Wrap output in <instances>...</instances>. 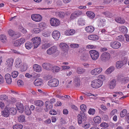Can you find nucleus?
I'll return each instance as SVG.
<instances>
[{
    "mask_svg": "<svg viewBox=\"0 0 129 129\" xmlns=\"http://www.w3.org/2000/svg\"><path fill=\"white\" fill-rule=\"evenodd\" d=\"M34 103L35 105L38 106L36 108V110L38 112L41 111L43 109L41 107L44 105L43 102L41 100H38L35 101Z\"/></svg>",
    "mask_w": 129,
    "mask_h": 129,
    "instance_id": "4",
    "label": "nucleus"
},
{
    "mask_svg": "<svg viewBox=\"0 0 129 129\" xmlns=\"http://www.w3.org/2000/svg\"><path fill=\"white\" fill-rule=\"evenodd\" d=\"M42 66L44 69L47 70H50L52 67V65L49 63L45 62L42 64Z\"/></svg>",
    "mask_w": 129,
    "mask_h": 129,
    "instance_id": "17",
    "label": "nucleus"
},
{
    "mask_svg": "<svg viewBox=\"0 0 129 129\" xmlns=\"http://www.w3.org/2000/svg\"><path fill=\"white\" fill-rule=\"evenodd\" d=\"M59 46L62 50L64 51L68 50L69 48V46L67 44L63 43L60 44Z\"/></svg>",
    "mask_w": 129,
    "mask_h": 129,
    "instance_id": "23",
    "label": "nucleus"
},
{
    "mask_svg": "<svg viewBox=\"0 0 129 129\" xmlns=\"http://www.w3.org/2000/svg\"><path fill=\"white\" fill-rule=\"evenodd\" d=\"M119 29L120 32L123 34L126 33L127 32V28L124 26H122L119 27Z\"/></svg>",
    "mask_w": 129,
    "mask_h": 129,
    "instance_id": "28",
    "label": "nucleus"
},
{
    "mask_svg": "<svg viewBox=\"0 0 129 129\" xmlns=\"http://www.w3.org/2000/svg\"><path fill=\"white\" fill-rule=\"evenodd\" d=\"M88 39L90 40H95L98 39V37L95 35H91L88 36Z\"/></svg>",
    "mask_w": 129,
    "mask_h": 129,
    "instance_id": "33",
    "label": "nucleus"
},
{
    "mask_svg": "<svg viewBox=\"0 0 129 129\" xmlns=\"http://www.w3.org/2000/svg\"><path fill=\"white\" fill-rule=\"evenodd\" d=\"M50 23L52 26L54 27L59 26L60 24V21L58 19L54 18L50 19Z\"/></svg>",
    "mask_w": 129,
    "mask_h": 129,
    "instance_id": "9",
    "label": "nucleus"
},
{
    "mask_svg": "<svg viewBox=\"0 0 129 129\" xmlns=\"http://www.w3.org/2000/svg\"><path fill=\"white\" fill-rule=\"evenodd\" d=\"M81 58L82 59L86 61L88 59V55L86 54L82 56Z\"/></svg>",
    "mask_w": 129,
    "mask_h": 129,
    "instance_id": "61",
    "label": "nucleus"
},
{
    "mask_svg": "<svg viewBox=\"0 0 129 129\" xmlns=\"http://www.w3.org/2000/svg\"><path fill=\"white\" fill-rule=\"evenodd\" d=\"M8 97L6 95L3 94L0 95V100H1L7 101Z\"/></svg>",
    "mask_w": 129,
    "mask_h": 129,
    "instance_id": "48",
    "label": "nucleus"
},
{
    "mask_svg": "<svg viewBox=\"0 0 129 129\" xmlns=\"http://www.w3.org/2000/svg\"><path fill=\"white\" fill-rule=\"evenodd\" d=\"M14 60L12 58H10L8 59L7 61L6 64L7 66H8L10 68L12 67Z\"/></svg>",
    "mask_w": 129,
    "mask_h": 129,
    "instance_id": "36",
    "label": "nucleus"
},
{
    "mask_svg": "<svg viewBox=\"0 0 129 129\" xmlns=\"http://www.w3.org/2000/svg\"><path fill=\"white\" fill-rule=\"evenodd\" d=\"M20 70L21 71L23 72L25 71L27 69V67L25 64H23L20 67Z\"/></svg>",
    "mask_w": 129,
    "mask_h": 129,
    "instance_id": "51",
    "label": "nucleus"
},
{
    "mask_svg": "<svg viewBox=\"0 0 129 129\" xmlns=\"http://www.w3.org/2000/svg\"><path fill=\"white\" fill-rule=\"evenodd\" d=\"M22 62L21 59L19 58H17L15 60V67L17 68H19L22 65Z\"/></svg>",
    "mask_w": 129,
    "mask_h": 129,
    "instance_id": "18",
    "label": "nucleus"
},
{
    "mask_svg": "<svg viewBox=\"0 0 129 129\" xmlns=\"http://www.w3.org/2000/svg\"><path fill=\"white\" fill-rule=\"evenodd\" d=\"M61 69L60 68L56 66H53L51 68V70L52 72L53 73H57L60 71Z\"/></svg>",
    "mask_w": 129,
    "mask_h": 129,
    "instance_id": "26",
    "label": "nucleus"
},
{
    "mask_svg": "<svg viewBox=\"0 0 129 129\" xmlns=\"http://www.w3.org/2000/svg\"><path fill=\"white\" fill-rule=\"evenodd\" d=\"M25 112L26 115H29L31 114V112L29 106L27 105L25 106Z\"/></svg>",
    "mask_w": 129,
    "mask_h": 129,
    "instance_id": "35",
    "label": "nucleus"
},
{
    "mask_svg": "<svg viewBox=\"0 0 129 129\" xmlns=\"http://www.w3.org/2000/svg\"><path fill=\"white\" fill-rule=\"evenodd\" d=\"M45 105L46 108V111H47L50 110L52 108V105L49 101H46L45 103Z\"/></svg>",
    "mask_w": 129,
    "mask_h": 129,
    "instance_id": "20",
    "label": "nucleus"
},
{
    "mask_svg": "<svg viewBox=\"0 0 129 129\" xmlns=\"http://www.w3.org/2000/svg\"><path fill=\"white\" fill-rule=\"evenodd\" d=\"M129 82V78L127 77H124L121 79V84H124Z\"/></svg>",
    "mask_w": 129,
    "mask_h": 129,
    "instance_id": "34",
    "label": "nucleus"
},
{
    "mask_svg": "<svg viewBox=\"0 0 129 129\" xmlns=\"http://www.w3.org/2000/svg\"><path fill=\"white\" fill-rule=\"evenodd\" d=\"M93 120L95 123H99L101 122V119L100 116H97L94 118Z\"/></svg>",
    "mask_w": 129,
    "mask_h": 129,
    "instance_id": "45",
    "label": "nucleus"
},
{
    "mask_svg": "<svg viewBox=\"0 0 129 129\" xmlns=\"http://www.w3.org/2000/svg\"><path fill=\"white\" fill-rule=\"evenodd\" d=\"M8 107H6L4 110L2 111V115L5 117H8L9 115Z\"/></svg>",
    "mask_w": 129,
    "mask_h": 129,
    "instance_id": "25",
    "label": "nucleus"
},
{
    "mask_svg": "<svg viewBox=\"0 0 129 129\" xmlns=\"http://www.w3.org/2000/svg\"><path fill=\"white\" fill-rule=\"evenodd\" d=\"M59 84V81L57 79L54 78L50 80L48 82V85L51 87L57 86Z\"/></svg>",
    "mask_w": 129,
    "mask_h": 129,
    "instance_id": "6",
    "label": "nucleus"
},
{
    "mask_svg": "<svg viewBox=\"0 0 129 129\" xmlns=\"http://www.w3.org/2000/svg\"><path fill=\"white\" fill-rule=\"evenodd\" d=\"M70 47L72 48H78L79 47V45L78 44H71Z\"/></svg>",
    "mask_w": 129,
    "mask_h": 129,
    "instance_id": "58",
    "label": "nucleus"
},
{
    "mask_svg": "<svg viewBox=\"0 0 129 129\" xmlns=\"http://www.w3.org/2000/svg\"><path fill=\"white\" fill-rule=\"evenodd\" d=\"M34 83L35 86H40L43 84L42 80L39 79H37L34 81Z\"/></svg>",
    "mask_w": 129,
    "mask_h": 129,
    "instance_id": "31",
    "label": "nucleus"
},
{
    "mask_svg": "<svg viewBox=\"0 0 129 129\" xmlns=\"http://www.w3.org/2000/svg\"><path fill=\"white\" fill-rule=\"evenodd\" d=\"M80 108L82 111L80 114H78L77 117L78 123L79 124H81L83 121H84L86 119V115L84 112H85L86 109V106L84 104L81 105L80 106Z\"/></svg>",
    "mask_w": 129,
    "mask_h": 129,
    "instance_id": "1",
    "label": "nucleus"
},
{
    "mask_svg": "<svg viewBox=\"0 0 129 129\" xmlns=\"http://www.w3.org/2000/svg\"><path fill=\"white\" fill-rule=\"evenodd\" d=\"M8 111L9 114H11L12 115H15L17 112V110L15 108L12 107V108H8Z\"/></svg>",
    "mask_w": 129,
    "mask_h": 129,
    "instance_id": "27",
    "label": "nucleus"
},
{
    "mask_svg": "<svg viewBox=\"0 0 129 129\" xmlns=\"http://www.w3.org/2000/svg\"><path fill=\"white\" fill-rule=\"evenodd\" d=\"M100 126L101 127H103L105 128L108 127L109 126L108 123L105 122L101 123L100 124Z\"/></svg>",
    "mask_w": 129,
    "mask_h": 129,
    "instance_id": "60",
    "label": "nucleus"
},
{
    "mask_svg": "<svg viewBox=\"0 0 129 129\" xmlns=\"http://www.w3.org/2000/svg\"><path fill=\"white\" fill-rule=\"evenodd\" d=\"M25 46L26 49L29 50L31 49L34 46L32 43L28 42L25 44Z\"/></svg>",
    "mask_w": 129,
    "mask_h": 129,
    "instance_id": "38",
    "label": "nucleus"
},
{
    "mask_svg": "<svg viewBox=\"0 0 129 129\" xmlns=\"http://www.w3.org/2000/svg\"><path fill=\"white\" fill-rule=\"evenodd\" d=\"M76 17H76L75 13L74 12L71 14L70 19V20L73 19L75 18Z\"/></svg>",
    "mask_w": 129,
    "mask_h": 129,
    "instance_id": "63",
    "label": "nucleus"
},
{
    "mask_svg": "<svg viewBox=\"0 0 129 129\" xmlns=\"http://www.w3.org/2000/svg\"><path fill=\"white\" fill-rule=\"evenodd\" d=\"M114 70V68L113 67H111L109 68L106 71L105 73L106 74H110Z\"/></svg>",
    "mask_w": 129,
    "mask_h": 129,
    "instance_id": "44",
    "label": "nucleus"
},
{
    "mask_svg": "<svg viewBox=\"0 0 129 129\" xmlns=\"http://www.w3.org/2000/svg\"><path fill=\"white\" fill-rule=\"evenodd\" d=\"M102 71L103 69L101 68L96 67L92 70L90 73L91 75L95 76L100 73Z\"/></svg>",
    "mask_w": 129,
    "mask_h": 129,
    "instance_id": "10",
    "label": "nucleus"
},
{
    "mask_svg": "<svg viewBox=\"0 0 129 129\" xmlns=\"http://www.w3.org/2000/svg\"><path fill=\"white\" fill-rule=\"evenodd\" d=\"M75 32V30L74 29H68L65 31L64 34L67 36L72 35H74Z\"/></svg>",
    "mask_w": 129,
    "mask_h": 129,
    "instance_id": "22",
    "label": "nucleus"
},
{
    "mask_svg": "<svg viewBox=\"0 0 129 129\" xmlns=\"http://www.w3.org/2000/svg\"><path fill=\"white\" fill-rule=\"evenodd\" d=\"M31 41L34 48L38 47L41 43V39L39 37H35L33 38Z\"/></svg>",
    "mask_w": 129,
    "mask_h": 129,
    "instance_id": "5",
    "label": "nucleus"
},
{
    "mask_svg": "<svg viewBox=\"0 0 129 129\" xmlns=\"http://www.w3.org/2000/svg\"><path fill=\"white\" fill-rule=\"evenodd\" d=\"M17 118L18 121L20 122H23L25 120V117L23 115L18 116Z\"/></svg>",
    "mask_w": 129,
    "mask_h": 129,
    "instance_id": "39",
    "label": "nucleus"
},
{
    "mask_svg": "<svg viewBox=\"0 0 129 129\" xmlns=\"http://www.w3.org/2000/svg\"><path fill=\"white\" fill-rule=\"evenodd\" d=\"M5 78L6 83L8 84H10L12 82L11 75L9 74H7L5 75Z\"/></svg>",
    "mask_w": 129,
    "mask_h": 129,
    "instance_id": "24",
    "label": "nucleus"
},
{
    "mask_svg": "<svg viewBox=\"0 0 129 129\" xmlns=\"http://www.w3.org/2000/svg\"><path fill=\"white\" fill-rule=\"evenodd\" d=\"M6 36L5 35H2L0 36V40L3 42H6Z\"/></svg>",
    "mask_w": 129,
    "mask_h": 129,
    "instance_id": "50",
    "label": "nucleus"
},
{
    "mask_svg": "<svg viewBox=\"0 0 129 129\" xmlns=\"http://www.w3.org/2000/svg\"><path fill=\"white\" fill-rule=\"evenodd\" d=\"M105 20L104 19L100 18L98 19V25L99 26H104L105 25Z\"/></svg>",
    "mask_w": 129,
    "mask_h": 129,
    "instance_id": "29",
    "label": "nucleus"
},
{
    "mask_svg": "<svg viewBox=\"0 0 129 129\" xmlns=\"http://www.w3.org/2000/svg\"><path fill=\"white\" fill-rule=\"evenodd\" d=\"M76 17L81 15L82 14V12L80 10H76L74 12Z\"/></svg>",
    "mask_w": 129,
    "mask_h": 129,
    "instance_id": "54",
    "label": "nucleus"
},
{
    "mask_svg": "<svg viewBox=\"0 0 129 129\" xmlns=\"http://www.w3.org/2000/svg\"><path fill=\"white\" fill-rule=\"evenodd\" d=\"M121 45L119 42L115 41L111 42L110 44V46L114 49H118L120 47Z\"/></svg>",
    "mask_w": 129,
    "mask_h": 129,
    "instance_id": "11",
    "label": "nucleus"
},
{
    "mask_svg": "<svg viewBox=\"0 0 129 129\" xmlns=\"http://www.w3.org/2000/svg\"><path fill=\"white\" fill-rule=\"evenodd\" d=\"M25 42V39L24 38H21L20 39L16 40L14 43V45L15 46H19Z\"/></svg>",
    "mask_w": 129,
    "mask_h": 129,
    "instance_id": "13",
    "label": "nucleus"
},
{
    "mask_svg": "<svg viewBox=\"0 0 129 129\" xmlns=\"http://www.w3.org/2000/svg\"><path fill=\"white\" fill-rule=\"evenodd\" d=\"M50 114L52 115H55L57 114L56 112L54 110H52L49 112Z\"/></svg>",
    "mask_w": 129,
    "mask_h": 129,
    "instance_id": "62",
    "label": "nucleus"
},
{
    "mask_svg": "<svg viewBox=\"0 0 129 129\" xmlns=\"http://www.w3.org/2000/svg\"><path fill=\"white\" fill-rule=\"evenodd\" d=\"M96 46L88 45L86 47L88 49H95L97 47Z\"/></svg>",
    "mask_w": 129,
    "mask_h": 129,
    "instance_id": "57",
    "label": "nucleus"
},
{
    "mask_svg": "<svg viewBox=\"0 0 129 129\" xmlns=\"http://www.w3.org/2000/svg\"><path fill=\"white\" fill-rule=\"evenodd\" d=\"M85 20L83 18H80L78 19V24L80 26H83L85 24Z\"/></svg>",
    "mask_w": 129,
    "mask_h": 129,
    "instance_id": "37",
    "label": "nucleus"
},
{
    "mask_svg": "<svg viewBox=\"0 0 129 129\" xmlns=\"http://www.w3.org/2000/svg\"><path fill=\"white\" fill-rule=\"evenodd\" d=\"M18 72L16 71H13L12 73V76L14 78H16L18 76Z\"/></svg>",
    "mask_w": 129,
    "mask_h": 129,
    "instance_id": "52",
    "label": "nucleus"
},
{
    "mask_svg": "<svg viewBox=\"0 0 129 129\" xmlns=\"http://www.w3.org/2000/svg\"><path fill=\"white\" fill-rule=\"evenodd\" d=\"M89 53L90 57L93 60H97L99 57V53L98 52L95 50H91Z\"/></svg>",
    "mask_w": 129,
    "mask_h": 129,
    "instance_id": "3",
    "label": "nucleus"
},
{
    "mask_svg": "<svg viewBox=\"0 0 129 129\" xmlns=\"http://www.w3.org/2000/svg\"><path fill=\"white\" fill-rule=\"evenodd\" d=\"M50 46V45L49 44L45 43L43 45L42 48L43 49H46L49 47Z\"/></svg>",
    "mask_w": 129,
    "mask_h": 129,
    "instance_id": "56",
    "label": "nucleus"
},
{
    "mask_svg": "<svg viewBox=\"0 0 129 129\" xmlns=\"http://www.w3.org/2000/svg\"><path fill=\"white\" fill-rule=\"evenodd\" d=\"M87 16L90 18L92 19L94 18L95 16L94 14L91 11H88L86 13Z\"/></svg>",
    "mask_w": 129,
    "mask_h": 129,
    "instance_id": "41",
    "label": "nucleus"
},
{
    "mask_svg": "<svg viewBox=\"0 0 129 129\" xmlns=\"http://www.w3.org/2000/svg\"><path fill=\"white\" fill-rule=\"evenodd\" d=\"M22 127V125L20 124L15 125L13 127V129H21Z\"/></svg>",
    "mask_w": 129,
    "mask_h": 129,
    "instance_id": "47",
    "label": "nucleus"
},
{
    "mask_svg": "<svg viewBox=\"0 0 129 129\" xmlns=\"http://www.w3.org/2000/svg\"><path fill=\"white\" fill-rule=\"evenodd\" d=\"M103 13L106 16V17L112 18L113 17V15L110 12H106Z\"/></svg>",
    "mask_w": 129,
    "mask_h": 129,
    "instance_id": "46",
    "label": "nucleus"
},
{
    "mask_svg": "<svg viewBox=\"0 0 129 129\" xmlns=\"http://www.w3.org/2000/svg\"><path fill=\"white\" fill-rule=\"evenodd\" d=\"M103 84L102 81L99 79H96L91 82V85L93 88H98L101 87Z\"/></svg>",
    "mask_w": 129,
    "mask_h": 129,
    "instance_id": "2",
    "label": "nucleus"
},
{
    "mask_svg": "<svg viewBox=\"0 0 129 129\" xmlns=\"http://www.w3.org/2000/svg\"><path fill=\"white\" fill-rule=\"evenodd\" d=\"M52 36L53 38L55 40H57L60 36V33L57 30H54L52 33Z\"/></svg>",
    "mask_w": 129,
    "mask_h": 129,
    "instance_id": "15",
    "label": "nucleus"
},
{
    "mask_svg": "<svg viewBox=\"0 0 129 129\" xmlns=\"http://www.w3.org/2000/svg\"><path fill=\"white\" fill-rule=\"evenodd\" d=\"M95 111L94 109L90 108L88 111V113L90 115H93L95 113Z\"/></svg>",
    "mask_w": 129,
    "mask_h": 129,
    "instance_id": "53",
    "label": "nucleus"
},
{
    "mask_svg": "<svg viewBox=\"0 0 129 129\" xmlns=\"http://www.w3.org/2000/svg\"><path fill=\"white\" fill-rule=\"evenodd\" d=\"M16 108L17 111L18 112L21 113H23L24 111V106L22 104L19 102L18 103L16 104Z\"/></svg>",
    "mask_w": 129,
    "mask_h": 129,
    "instance_id": "14",
    "label": "nucleus"
},
{
    "mask_svg": "<svg viewBox=\"0 0 129 129\" xmlns=\"http://www.w3.org/2000/svg\"><path fill=\"white\" fill-rule=\"evenodd\" d=\"M56 48L53 47L48 49L47 51V53L48 54H51L55 52L56 51Z\"/></svg>",
    "mask_w": 129,
    "mask_h": 129,
    "instance_id": "21",
    "label": "nucleus"
},
{
    "mask_svg": "<svg viewBox=\"0 0 129 129\" xmlns=\"http://www.w3.org/2000/svg\"><path fill=\"white\" fill-rule=\"evenodd\" d=\"M111 56L109 53L107 52L103 53L101 55L100 59L103 61H105L108 60L110 58Z\"/></svg>",
    "mask_w": 129,
    "mask_h": 129,
    "instance_id": "8",
    "label": "nucleus"
},
{
    "mask_svg": "<svg viewBox=\"0 0 129 129\" xmlns=\"http://www.w3.org/2000/svg\"><path fill=\"white\" fill-rule=\"evenodd\" d=\"M33 31L34 33L36 34L38 33L40 31V29L38 28H34Z\"/></svg>",
    "mask_w": 129,
    "mask_h": 129,
    "instance_id": "64",
    "label": "nucleus"
},
{
    "mask_svg": "<svg viewBox=\"0 0 129 129\" xmlns=\"http://www.w3.org/2000/svg\"><path fill=\"white\" fill-rule=\"evenodd\" d=\"M85 71V70L84 69L80 67L78 68L76 70V72L79 74L83 73Z\"/></svg>",
    "mask_w": 129,
    "mask_h": 129,
    "instance_id": "42",
    "label": "nucleus"
},
{
    "mask_svg": "<svg viewBox=\"0 0 129 129\" xmlns=\"http://www.w3.org/2000/svg\"><path fill=\"white\" fill-rule=\"evenodd\" d=\"M127 62L126 58H125L122 60H119L117 61L116 64V67L118 69H119L125 65Z\"/></svg>",
    "mask_w": 129,
    "mask_h": 129,
    "instance_id": "7",
    "label": "nucleus"
},
{
    "mask_svg": "<svg viewBox=\"0 0 129 129\" xmlns=\"http://www.w3.org/2000/svg\"><path fill=\"white\" fill-rule=\"evenodd\" d=\"M58 13V16L61 18H63L65 15V13L63 12H60Z\"/></svg>",
    "mask_w": 129,
    "mask_h": 129,
    "instance_id": "55",
    "label": "nucleus"
},
{
    "mask_svg": "<svg viewBox=\"0 0 129 129\" xmlns=\"http://www.w3.org/2000/svg\"><path fill=\"white\" fill-rule=\"evenodd\" d=\"M127 113L126 110L125 109L123 110L120 112V116L121 117H124Z\"/></svg>",
    "mask_w": 129,
    "mask_h": 129,
    "instance_id": "49",
    "label": "nucleus"
},
{
    "mask_svg": "<svg viewBox=\"0 0 129 129\" xmlns=\"http://www.w3.org/2000/svg\"><path fill=\"white\" fill-rule=\"evenodd\" d=\"M43 78L44 79L47 80L51 79L52 76L51 75H48L44 77Z\"/></svg>",
    "mask_w": 129,
    "mask_h": 129,
    "instance_id": "59",
    "label": "nucleus"
},
{
    "mask_svg": "<svg viewBox=\"0 0 129 129\" xmlns=\"http://www.w3.org/2000/svg\"><path fill=\"white\" fill-rule=\"evenodd\" d=\"M31 17L33 20L36 22H39L42 20L41 16L39 14H35L32 15Z\"/></svg>",
    "mask_w": 129,
    "mask_h": 129,
    "instance_id": "12",
    "label": "nucleus"
},
{
    "mask_svg": "<svg viewBox=\"0 0 129 129\" xmlns=\"http://www.w3.org/2000/svg\"><path fill=\"white\" fill-rule=\"evenodd\" d=\"M33 68L34 71L37 72H40L42 71V67L38 64H34Z\"/></svg>",
    "mask_w": 129,
    "mask_h": 129,
    "instance_id": "19",
    "label": "nucleus"
},
{
    "mask_svg": "<svg viewBox=\"0 0 129 129\" xmlns=\"http://www.w3.org/2000/svg\"><path fill=\"white\" fill-rule=\"evenodd\" d=\"M8 34L11 36H15L16 37L18 38L20 37V35L19 33L17 34H15V32L13 30L10 29L8 31Z\"/></svg>",
    "mask_w": 129,
    "mask_h": 129,
    "instance_id": "30",
    "label": "nucleus"
},
{
    "mask_svg": "<svg viewBox=\"0 0 129 129\" xmlns=\"http://www.w3.org/2000/svg\"><path fill=\"white\" fill-rule=\"evenodd\" d=\"M108 85L110 89H113L116 86V81L115 79H113L110 81L108 83Z\"/></svg>",
    "mask_w": 129,
    "mask_h": 129,
    "instance_id": "16",
    "label": "nucleus"
},
{
    "mask_svg": "<svg viewBox=\"0 0 129 129\" xmlns=\"http://www.w3.org/2000/svg\"><path fill=\"white\" fill-rule=\"evenodd\" d=\"M85 30L87 32L92 33L93 31L94 28L93 26H89L86 27L85 28Z\"/></svg>",
    "mask_w": 129,
    "mask_h": 129,
    "instance_id": "32",
    "label": "nucleus"
},
{
    "mask_svg": "<svg viewBox=\"0 0 129 129\" xmlns=\"http://www.w3.org/2000/svg\"><path fill=\"white\" fill-rule=\"evenodd\" d=\"M74 82L77 85H79L80 82V79L79 77L78 76H76L74 79Z\"/></svg>",
    "mask_w": 129,
    "mask_h": 129,
    "instance_id": "40",
    "label": "nucleus"
},
{
    "mask_svg": "<svg viewBox=\"0 0 129 129\" xmlns=\"http://www.w3.org/2000/svg\"><path fill=\"white\" fill-rule=\"evenodd\" d=\"M115 20L116 22L120 23H124L125 22V20L124 19L120 17L116 18Z\"/></svg>",
    "mask_w": 129,
    "mask_h": 129,
    "instance_id": "43",
    "label": "nucleus"
}]
</instances>
